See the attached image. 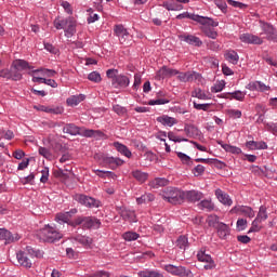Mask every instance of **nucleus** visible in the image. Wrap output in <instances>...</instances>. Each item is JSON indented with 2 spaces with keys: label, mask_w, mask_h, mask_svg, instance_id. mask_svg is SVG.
Listing matches in <instances>:
<instances>
[{
  "label": "nucleus",
  "mask_w": 277,
  "mask_h": 277,
  "mask_svg": "<svg viewBox=\"0 0 277 277\" xmlns=\"http://www.w3.org/2000/svg\"><path fill=\"white\" fill-rule=\"evenodd\" d=\"M203 197L205 195L200 190L184 192V200H187L188 202H199Z\"/></svg>",
  "instance_id": "12"
},
{
  "label": "nucleus",
  "mask_w": 277,
  "mask_h": 277,
  "mask_svg": "<svg viewBox=\"0 0 277 277\" xmlns=\"http://www.w3.org/2000/svg\"><path fill=\"white\" fill-rule=\"evenodd\" d=\"M176 75H179V70L173 68H168V66H163L161 69L157 71L158 79H168Z\"/></svg>",
  "instance_id": "15"
},
{
  "label": "nucleus",
  "mask_w": 277,
  "mask_h": 277,
  "mask_svg": "<svg viewBox=\"0 0 277 277\" xmlns=\"http://www.w3.org/2000/svg\"><path fill=\"white\" fill-rule=\"evenodd\" d=\"M200 77V74L196 71H186V72H179L177 79L183 83H187L189 81H196Z\"/></svg>",
  "instance_id": "16"
},
{
  "label": "nucleus",
  "mask_w": 277,
  "mask_h": 277,
  "mask_svg": "<svg viewBox=\"0 0 277 277\" xmlns=\"http://www.w3.org/2000/svg\"><path fill=\"white\" fill-rule=\"evenodd\" d=\"M216 144H219V146H221L225 153H230L232 155H241V148L237 146L225 144L223 141H216Z\"/></svg>",
  "instance_id": "25"
},
{
  "label": "nucleus",
  "mask_w": 277,
  "mask_h": 277,
  "mask_svg": "<svg viewBox=\"0 0 277 277\" xmlns=\"http://www.w3.org/2000/svg\"><path fill=\"white\" fill-rule=\"evenodd\" d=\"M103 161L106 166H109L110 170H116L117 168H120V166L124 164V160L116 157H105Z\"/></svg>",
  "instance_id": "18"
},
{
  "label": "nucleus",
  "mask_w": 277,
  "mask_h": 277,
  "mask_svg": "<svg viewBox=\"0 0 277 277\" xmlns=\"http://www.w3.org/2000/svg\"><path fill=\"white\" fill-rule=\"evenodd\" d=\"M179 40L181 42H186V44H189V47H196V48L202 47V40L195 35H189V34L179 35Z\"/></svg>",
  "instance_id": "8"
},
{
  "label": "nucleus",
  "mask_w": 277,
  "mask_h": 277,
  "mask_svg": "<svg viewBox=\"0 0 277 277\" xmlns=\"http://www.w3.org/2000/svg\"><path fill=\"white\" fill-rule=\"evenodd\" d=\"M236 226L238 232L246 230L248 228V220L238 219Z\"/></svg>",
  "instance_id": "54"
},
{
  "label": "nucleus",
  "mask_w": 277,
  "mask_h": 277,
  "mask_svg": "<svg viewBox=\"0 0 277 277\" xmlns=\"http://www.w3.org/2000/svg\"><path fill=\"white\" fill-rule=\"evenodd\" d=\"M36 237L39 241L55 243V241H60L64 236L54 227L45 225L43 228L37 230Z\"/></svg>",
  "instance_id": "1"
},
{
  "label": "nucleus",
  "mask_w": 277,
  "mask_h": 277,
  "mask_svg": "<svg viewBox=\"0 0 277 277\" xmlns=\"http://www.w3.org/2000/svg\"><path fill=\"white\" fill-rule=\"evenodd\" d=\"M82 101H85V95H72L67 98V105H70V107H75V105H79V103H82Z\"/></svg>",
  "instance_id": "36"
},
{
  "label": "nucleus",
  "mask_w": 277,
  "mask_h": 277,
  "mask_svg": "<svg viewBox=\"0 0 277 277\" xmlns=\"http://www.w3.org/2000/svg\"><path fill=\"white\" fill-rule=\"evenodd\" d=\"M168 185H170V181L166 177H156L150 182V187L154 189H159V187H166Z\"/></svg>",
  "instance_id": "33"
},
{
  "label": "nucleus",
  "mask_w": 277,
  "mask_h": 277,
  "mask_svg": "<svg viewBox=\"0 0 277 277\" xmlns=\"http://www.w3.org/2000/svg\"><path fill=\"white\" fill-rule=\"evenodd\" d=\"M162 198L170 205H183L185 202V192L179 188H166L162 193Z\"/></svg>",
  "instance_id": "2"
},
{
  "label": "nucleus",
  "mask_w": 277,
  "mask_h": 277,
  "mask_svg": "<svg viewBox=\"0 0 277 277\" xmlns=\"http://www.w3.org/2000/svg\"><path fill=\"white\" fill-rule=\"evenodd\" d=\"M240 40L246 44H263V38L252 34H242Z\"/></svg>",
  "instance_id": "13"
},
{
  "label": "nucleus",
  "mask_w": 277,
  "mask_h": 277,
  "mask_svg": "<svg viewBox=\"0 0 277 277\" xmlns=\"http://www.w3.org/2000/svg\"><path fill=\"white\" fill-rule=\"evenodd\" d=\"M167 103H170V100L158 98V100H150L148 102V105H167Z\"/></svg>",
  "instance_id": "64"
},
{
  "label": "nucleus",
  "mask_w": 277,
  "mask_h": 277,
  "mask_svg": "<svg viewBox=\"0 0 277 277\" xmlns=\"http://www.w3.org/2000/svg\"><path fill=\"white\" fill-rule=\"evenodd\" d=\"M157 122H160L163 127H174V124H179V121L174 117L168 115L158 117Z\"/></svg>",
  "instance_id": "26"
},
{
  "label": "nucleus",
  "mask_w": 277,
  "mask_h": 277,
  "mask_svg": "<svg viewBox=\"0 0 277 277\" xmlns=\"http://www.w3.org/2000/svg\"><path fill=\"white\" fill-rule=\"evenodd\" d=\"M230 213H237L238 215H245V217H254V210L248 206H235Z\"/></svg>",
  "instance_id": "9"
},
{
  "label": "nucleus",
  "mask_w": 277,
  "mask_h": 277,
  "mask_svg": "<svg viewBox=\"0 0 277 277\" xmlns=\"http://www.w3.org/2000/svg\"><path fill=\"white\" fill-rule=\"evenodd\" d=\"M155 200V195L145 194L136 199L137 205H146L147 202H153Z\"/></svg>",
  "instance_id": "43"
},
{
  "label": "nucleus",
  "mask_w": 277,
  "mask_h": 277,
  "mask_svg": "<svg viewBox=\"0 0 277 277\" xmlns=\"http://www.w3.org/2000/svg\"><path fill=\"white\" fill-rule=\"evenodd\" d=\"M193 96H195V98H199L200 101H208L209 98V95H207L202 89H195L193 91Z\"/></svg>",
  "instance_id": "47"
},
{
  "label": "nucleus",
  "mask_w": 277,
  "mask_h": 277,
  "mask_svg": "<svg viewBox=\"0 0 277 277\" xmlns=\"http://www.w3.org/2000/svg\"><path fill=\"white\" fill-rule=\"evenodd\" d=\"M176 248L187 250L189 248V239L186 236H180L175 241Z\"/></svg>",
  "instance_id": "35"
},
{
  "label": "nucleus",
  "mask_w": 277,
  "mask_h": 277,
  "mask_svg": "<svg viewBox=\"0 0 277 277\" xmlns=\"http://www.w3.org/2000/svg\"><path fill=\"white\" fill-rule=\"evenodd\" d=\"M166 272L172 274L173 276L180 277H194L190 269H187L185 266H174L172 264H168L164 266Z\"/></svg>",
  "instance_id": "5"
},
{
  "label": "nucleus",
  "mask_w": 277,
  "mask_h": 277,
  "mask_svg": "<svg viewBox=\"0 0 277 277\" xmlns=\"http://www.w3.org/2000/svg\"><path fill=\"white\" fill-rule=\"evenodd\" d=\"M216 233L220 239H226L230 235V227L225 223H219Z\"/></svg>",
  "instance_id": "28"
},
{
  "label": "nucleus",
  "mask_w": 277,
  "mask_h": 277,
  "mask_svg": "<svg viewBox=\"0 0 277 277\" xmlns=\"http://www.w3.org/2000/svg\"><path fill=\"white\" fill-rule=\"evenodd\" d=\"M176 155L179 159H181L182 163H185L186 166H189V163H192V157L187 156L186 154L177 151Z\"/></svg>",
  "instance_id": "53"
},
{
  "label": "nucleus",
  "mask_w": 277,
  "mask_h": 277,
  "mask_svg": "<svg viewBox=\"0 0 277 277\" xmlns=\"http://www.w3.org/2000/svg\"><path fill=\"white\" fill-rule=\"evenodd\" d=\"M209 226H211L212 228H217V226H220V224H222V222H220V216L217 215H211L209 216V221H208Z\"/></svg>",
  "instance_id": "49"
},
{
  "label": "nucleus",
  "mask_w": 277,
  "mask_h": 277,
  "mask_svg": "<svg viewBox=\"0 0 277 277\" xmlns=\"http://www.w3.org/2000/svg\"><path fill=\"white\" fill-rule=\"evenodd\" d=\"M115 35L120 38L121 36H124V34L129 30H127V28H124V26H122V24L119 25H115L114 28Z\"/></svg>",
  "instance_id": "51"
},
{
  "label": "nucleus",
  "mask_w": 277,
  "mask_h": 277,
  "mask_svg": "<svg viewBox=\"0 0 277 277\" xmlns=\"http://www.w3.org/2000/svg\"><path fill=\"white\" fill-rule=\"evenodd\" d=\"M54 27L55 29H66V34H72V29H75V23L72 22V18H56L54 21Z\"/></svg>",
  "instance_id": "7"
},
{
  "label": "nucleus",
  "mask_w": 277,
  "mask_h": 277,
  "mask_svg": "<svg viewBox=\"0 0 277 277\" xmlns=\"http://www.w3.org/2000/svg\"><path fill=\"white\" fill-rule=\"evenodd\" d=\"M224 57L227 62H229V64H234V66L239 63V54H237L235 50H227Z\"/></svg>",
  "instance_id": "32"
},
{
  "label": "nucleus",
  "mask_w": 277,
  "mask_h": 277,
  "mask_svg": "<svg viewBox=\"0 0 277 277\" xmlns=\"http://www.w3.org/2000/svg\"><path fill=\"white\" fill-rule=\"evenodd\" d=\"M193 173L195 176H202L205 174V166L198 164L193 169Z\"/></svg>",
  "instance_id": "62"
},
{
  "label": "nucleus",
  "mask_w": 277,
  "mask_h": 277,
  "mask_svg": "<svg viewBox=\"0 0 277 277\" xmlns=\"http://www.w3.org/2000/svg\"><path fill=\"white\" fill-rule=\"evenodd\" d=\"M55 221L58 223V224H68L71 222L70 219H69V215L68 213H57L56 216H55Z\"/></svg>",
  "instance_id": "42"
},
{
  "label": "nucleus",
  "mask_w": 277,
  "mask_h": 277,
  "mask_svg": "<svg viewBox=\"0 0 277 277\" xmlns=\"http://www.w3.org/2000/svg\"><path fill=\"white\" fill-rule=\"evenodd\" d=\"M197 259L201 263H208L209 261H213V258H211L209 254H207V250L205 248H202L198 251Z\"/></svg>",
  "instance_id": "41"
},
{
  "label": "nucleus",
  "mask_w": 277,
  "mask_h": 277,
  "mask_svg": "<svg viewBox=\"0 0 277 277\" xmlns=\"http://www.w3.org/2000/svg\"><path fill=\"white\" fill-rule=\"evenodd\" d=\"M82 137H95V140H101L105 137V133L101 130H88L85 128H80V134Z\"/></svg>",
  "instance_id": "11"
},
{
  "label": "nucleus",
  "mask_w": 277,
  "mask_h": 277,
  "mask_svg": "<svg viewBox=\"0 0 277 277\" xmlns=\"http://www.w3.org/2000/svg\"><path fill=\"white\" fill-rule=\"evenodd\" d=\"M132 176L138 181V183H145L148 180V173L135 170L132 172Z\"/></svg>",
  "instance_id": "40"
},
{
  "label": "nucleus",
  "mask_w": 277,
  "mask_h": 277,
  "mask_svg": "<svg viewBox=\"0 0 277 277\" xmlns=\"http://www.w3.org/2000/svg\"><path fill=\"white\" fill-rule=\"evenodd\" d=\"M114 146H115L116 150H118V153H120L128 159H131V157H133V154L129 150V147H127V145L116 142V143H114Z\"/></svg>",
  "instance_id": "31"
},
{
  "label": "nucleus",
  "mask_w": 277,
  "mask_h": 277,
  "mask_svg": "<svg viewBox=\"0 0 277 277\" xmlns=\"http://www.w3.org/2000/svg\"><path fill=\"white\" fill-rule=\"evenodd\" d=\"M101 227V221L96 217L92 216H84V223L82 225V228H100Z\"/></svg>",
  "instance_id": "23"
},
{
  "label": "nucleus",
  "mask_w": 277,
  "mask_h": 277,
  "mask_svg": "<svg viewBox=\"0 0 277 277\" xmlns=\"http://www.w3.org/2000/svg\"><path fill=\"white\" fill-rule=\"evenodd\" d=\"M12 65L18 69V71L21 72V70H27V68L30 70L31 66H29V63L25 60H17L14 61L12 63Z\"/></svg>",
  "instance_id": "38"
},
{
  "label": "nucleus",
  "mask_w": 277,
  "mask_h": 277,
  "mask_svg": "<svg viewBox=\"0 0 277 277\" xmlns=\"http://www.w3.org/2000/svg\"><path fill=\"white\" fill-rule=\"evenodd\" d=\"M113 110L115 111V114H117L118 116H127V108L120 105H115L113 106Z\"/></svg>",
  "instance_id": "56"
},
{
  "label": "nucleus",
  "mask_w": 277,
  "mask_h": 277,
  "mask_svg": "<svg viewBox=\"0 0 277 277\" xmlns=\"http://www.w3.org/2000/svg\"><path fill=\"white\" fill-rule=\"evenodd\" d=\"M260 28L262 32L260 36H265V39L268 40V42H277V30L274 25L271 23H267L265 21L260 19Z\"/></svg>",
  "instance_id": "4"
},
{
  "label": "nucleus",
  "mask_w": 277,
  "mask_h": 277,
  "mask_svg": "<svg viewBox=\"0 0 277 277\" xmlns=\"http://www.w3.org/2000/svg\"><path fill=\"white\" fill-rule=\"evenodd\" d=\"M21 236L18 234L12 235V233L5 228H0V240L5 241V243H14L18 241Z\"/></svg>",
  "instance_id": "10"
},
{
  "label": "nucleus",
  "mask_w": 277,
  "mask_h": 277,
  "mask_svg": "<svg viewBox=\"0 0 277 277\" xmlns=\"http://www.w3.org/2000/svg\"><path fill=\"white\" fill-rule=\"evenodd\" d=\"M16 259L17 262L19 263V265H22V267H26L27 269H30L31 267V260H29L27 252L25 251H18L16 253Z\"/></svg>",
  "instance_id": "17"
},
{
  "label": "nucleus",
  "mask_w": 277,
  "mask_h": 277,
  "mask_svg": "<svg viewBox=\"0 0 277 277\" xmlns=\"http://www.w3.org/2000/svg\"><path fill=\"white\" fill-rule=\"evenodd\" d=\"M168 137H169V140L171 141V142H179V143H181V142H189V140H187V138H181V137H177L175 134H174V132H169L168 133Z\"/></svg>",
  "instance_id": "60"
},
{
  "label": "nucleus",
  "mask_w": 277,
  "mask_h": 277,
  "mask_svg": "<svg viewBox=\"0 0 277 277\" xmlns=\"http://www.w3.org/2000/svg\"><path fill=\"white\" fill-rule=\"evenodd\" d=\"M255 220L260 222H265V220H267V208L265 206L260 207V210L258 212Z\"/></svg>",
  "instance_id": "46"
},
{
  "label": "nucleus",
  "mask_w": 277,
  "mask_h": 277,
  "mask_svg": "<svg viewBox=\"0 0 277 277\" xmlns=\"http://www.w3.org/2000/svg\"><path fill=\"white\" fill-rule=\"evenodd\" d=\"M122 238L124 241H137V239H140V234L135 232H126L123 233Z\"/></svg>",
  "instance_id": "45"
},
{
  "label": "nucleus",
  "mask_w": 277,
  "mask_h": 277,
  "mask_svg": "<svg viewBox=\"0 0 277 277\" xmlns=\"http://www.w3.org/2000/svg\"><path fill=\"white\" fill-rule=\"evenodd\" d=\"M246 88L251 92H267V90H269V87H267L265 83L261 81L250 82Z\"/></svg>",
  "instance_id": "20"
},
{
  "label": "nucleus",
  "mask_w": 277,
  "mask_h": 277,
  "mask_svg": "<svg viewBox=\"0 0 277 277\" xmlns=\"http://www.w3.org/2000/svg\"><path fill=\"white\" fill-rule=\"evenodd\" d=\"M63 133H67L68 135H80L81 128L77 127L75 123H67L63 128Z\"/></svg>",
  "instance_id": "29"
},
{
  "label": "nucleus",
  "mask_w": 277,
  "mask_h": 277,
  "mask_svg": "<svg viewBox=\"0 0 277 277\" xmlns=\"http://www.w3.org/2000/svg\"><path fill=\"white\" fill-rule=\"evenodd\" d=\"M232 95V98H235V101H243V98H246V93L241 92V91H235L229 93Z\"/></svg>",
  "instance_id": "58"
},
{
  "label": "nucleus",
  "mask_w": 277,
  "mask_h": 277,
  "mask_svg": "<svg viewBox=\"0 0 277 277\" xmlns=\"http://www.w3.org/2000/svg\"><path fill=\"white\" fill-rule=\"evenodd\" d=\"M89 81H92L93 83H101L103 81V78H101V74L98 71H92L88 75Z\"/></svg>",
  "instance_id": "48"
},
{
  "label": "nucleus",
  "mask_w": 277,
  "mask_h": 277,
  "mask_svg": "<svg viewBox=\"0 0 277 277\" xmlns=\"http://www.w3.org/2000/svg\"><path fill=\"white\" fill-rule=\"evenodd\" d=\"M176 18L179 21H182V18H190V21H195L196 23H206L205 22V16H200V15H196V14H192L189 12H184L181 13L176 16Z\"/></svg>",
  "instance_id": "27"
},
{
  "label": "nucleus",
  "mask_w": 277,
  "mask_h": 277,
  "mask_svg": "<svg viewBox=\"0 0 277 277\" xmlns=\"http://www.w3.org/2000/svg\"><path fill=\"white\" fill-rule=\"evenodd\" d=\"M205 23H199L201 25L200 29L207 38H211L212 40H215L217 38V31L213 27H217L220 25L219 22L213 21L211 17H205Z\"/></svg>",
  "instance_id": "3"
},
{
  "label": "nucleus",
  "mask_w": 277,
  "mask_h": 277,
  "mask_svg": "<svg viewBox=\"0 0 277 277\" xmlns=\"http://www.w3.org/2000/svg\"><path fill=\"white\" fill-rule=\"evenodd\" d=\"M75 200L89 209H98L101 207V201L87 195H76Z\"/></svg>",
  "instance_id": "6"
},
{
  "label": "nucleus",
  "mask_w": 277,
  "mask_h": 277,
  "mask_svg": "<svg viewBox=\"0 0 277 277\" xmlns=\"http://www.w3.org/2000/svg\"><path fill=\"white\" fill-rule=\"evenodd\" d=\"M227 115L229 116V118L236 120L237 118H241V110L228 109Z\"/></svg>",
  "instance_id": "63"
},
{
  "label": "nucleus",
  "mask_w": 277,
  "mask_h": 277,
  "mask_svg": "<svg viewBox=\"0 0 277 277\" xmlns=\"http://www.w3.org/2000/svg\"><path fill=\"white\" fill-rule=\"evenodd\" d=\"M184 132L187 137H193L194 140L202 137V131L194 124H185Z\"/></svg>",
  "instance_id": "14"
},
{
  "label": "nucleus",
  "mask_w": 277,
  "mask_h": 277,
  "mask_svg": "<svg viewBox=\"0 0 277 277\" xmlns=\"http://www.w3.org/2000/svg\"><path fill=\"white\" fill-rule=\"evenodd\" d=\"M249 150H267V143L260 141H249L246 143Z\"/></svg>",
  "instance_id": "24"
},
{
  "label": "nucleus",
  "mask_w": 277,
  "mask_h": 277,
  "mask_svg": "<svg viewBox=\"0 0 277 277\" xmlns=\"http://www.w3.org/2000/svg\"><path fill=\"white\" fill-rule=\"evenodd\" d=\"M215 196L217 200L222 202V205H225L226 207H230L233 205V199H230V196H228V194L224 193L222 189L217 188L215 190Z\"/></svg>",
  "instance_id": "21"
},
{
  "label": "nucleus",
  "mask_w": 277,
  "mask_h": 277,
  "mask_svg": "<svg viewBox=\"0 0 277 277\" xmlns=\"http://www.w3.org/2000/svg\"><path fill=\"white\" fill-rule=\"evenodd\" d=\"M23 79V74L13 65L9 69V81H21Z\"/></svg>",
  "instance_id": "30"
},
{
  "label": "nucleus",
  "mask_w": 277,
  "mask_h": 277,
  "mask_svg": "<svg viewBox=\"0 0 277 277\" xmlns=\"http://www.w3.org/2000/svg\"><path fill=\"white\" fill-rule=\"evenodd\" d=\"M225 87H226V82L222 80L211 88V92H214V93L222 92V90H224Z\"/></svg>",
  "instance_id": "57"
},
{
  "label": "nucleus",
  "mask_w": 277,
  "mask_h": 277,
  "mask_svg": "<svg viewBox=\"0 0 277 277\" xmlns=\"http://www.w3.org/2000/svg\"><path fill=\"white\" fill-rule=\"evenodd\" d=\"M194 108L198 111H209L211 108V104H198L196 102H193Z\"/></svg>",
  "instance_id": "52"
},
{
  "label": "nucleus",
  "mask_w": 277,
  "mask_h": 277,
  "mask_svg": "<svg viewBox=\"0 0 277 277\" xmlns=\"http://www.w3.org/2000/svg\"><path fill=\"white\" fill-rule=\"evenodd\" d=\"M39 155H41V157H44V159H51V157H53L51 151L45 147H39Z\"/></svg>",
  "instance_id": "61"
},
{
  "label": "nucleus",
  "mask_w": 277,
  "mask_h": 277,
  "mask_svg": "<svg viewBox=\"0 0 277 277\" xmlns=\"http://www.w3.org/2000/svg\"><path fill=\"white\" fill-rule=\"evenodd\" d=\"M162 8H166L168 12H179L183 10V4H176V3L166 1L162 3Z\"/></svg>",
  "instance_id": "39"
},
{
  "label": "nucleus",
  "mask_w": 277,
  "mask_h": 277,
  "mask_svg": "<svg viewBox=\"0 0 277 277\" xmlns=\"http://www.w3.org/2000/svg\"><path fill=\"white\" fill-rule=\"evenodd\" d=\"M129 83H131V80L124 75H119L113 80L115 88H129Z\"/></svg>",
  "instance_id": "22"
},
{
  "label": "nucleus",
  "mask_w": 277,
  "mask_h": 277,
  "mask_svg": "<svg viewBox=\"0 0 277 277\" xmlns=\"http://www.w3.org/2000/svg\"><path fill=\"white\" fill-rule=\"evenodd\" d=\"M85 216H78L75 219V221H71L69 223V226H72L74 228H77V226H83Z\"/></svg>",
  "instance_id": "55"
},
{
  "label": "nucleus",
  "mask_w": 277,
  "mask_h": 277,
  "mask_svg": "<svg viewBox=\"0 0 277 277\" xmlns=\"http://www.w3.org/2000/svg\"><path fill=\"white\" fill-rule=\"evenodd\" d=\"M24 252H26V254L28 256H31L32 259H42V256H44V252L40 251V250H36L34 249V247L31 246H27L24 250Z\"/></svg>",
  "instance_id": "34"
},
{
  "label": "nucleus",
  "mask_w": 277,
  "mask_h": 277,
  "mask_svg": "<svg viewBox=\"0 0 277 277\" xmlns=\"http://www.w3.org/2000/svg\"><path fill=\"white\" fill-rule=\"evenodd\" d=\"M198 207L201 209V211H213V209H215V207L213 206V202H211V200H202L198 203Z\"/></svg>",
  "instance_id": "44"
},
{
  "label": "nucleus",
  "mask_w": 277,
  "mask_h": 277,
  "mask_svg": "<svg viewBox=\"0 0 277 277\" xmlns=\"http://www.w3.org/2000/svg\"><path fill=\"white\" fill-rule=\"evenodd\" d=\"M74 241H77V243H80V246H83V248H92V243H94V239H92L90 236H83L81 234H78L74 237Z\"/></svg>",
  "instance_id": "19"
},
{
  "label": "nucleus",
  "mask_w": 277,
  "mask_h": 277,
  "mask_svg": "<svg viewBox=\"0 0 277 277\" xmlns=\"http://www.w3.org/2000/svg\"><path fill=\"white\" fill-rule=\"evenodd\" d=\"M210 166H214L219 170H224V168H226L225 162H222V160H219V159H215V158H212Z\"/></svg>",
  "instance_id": "59"
},
{
  "label": "nucleus",
  "mask_w": 277,
  "mask_h": 277,
  "mask_svg": "<svg viewBox=\"0 0 277 277\" xmlns=\"http://www.w3.org/2000/svg\"><path fill=\"white\" fill-rule=\"evenodd\" d=\"M121 217L126 222H137L136 216H135V212H133L131 210H122L121 211Z\"/></svg>",
  "instance_id": "37"
},
{
  "label": "nucleus",
  "mask_w": 277,
  "mask_h": 277,
  "mask_svg": "<svg viewBox=\"0 0 277 277\" xmlns=\"http://www.w3.org/2000/svg\"><path fill=\"white\" fill-rule=\"evenodd\" d=\"M262 222L258 221V219H254L252 224H251V227L248 232V235H250V233H259L261 230V224Z\"/></svg>",
  "instance_id": "50"
}]
</instances>
